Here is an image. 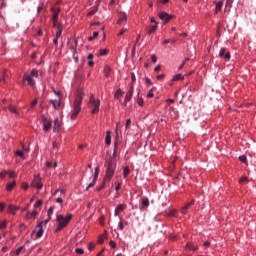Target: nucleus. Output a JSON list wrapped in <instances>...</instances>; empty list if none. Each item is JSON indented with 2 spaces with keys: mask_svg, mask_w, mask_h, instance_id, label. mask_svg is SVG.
Here are the masks:
<instances>
[{
  "mask_svg": "<svg viewBox=\"0 0 256 256\" xmlns=\"http://www.w3.org/2000/svg\"><path fill=\"white\" fill-rule=\"evenodd\" d=\"M104 167L106 168L105 177L102 184L97 188V191L105 189V184L109 183L111 179H113V175H115V170L117 169V161L110 158L105 162Z\"/></svg>",
  "mask_w": 256,
  "mask_h": 256,
  "instance_id": "obj_1",
  "label": "nucleus"
},
{
  "mask_svg": "<svg viewBox=\"0 0 256 256\" xmlns=\"http://www.w3.org/2000/svg\"><path fill=\"white\" fill-rule=\"evenodd\" d=\"M73 219V214H67L66 216L60 214L56 216L57 221V227L55 229V233H59L60 231H63L69 223H71V220Z\"/></svg>",
  "mask_w": 256,
  "mask_h": 256,
  "instance_id": "obj_2",
  "label": "nucleus"
},
{
  "mask_svg": "<svg viewBox=\"0 0 256 256\" xmlns=\"http://www.w3.org/2000/svg\"><path fill=\"white\" fill-rule=\"evenodd\" d=\"M43 73H39V70L32 69L30 73H25L22 77V83H27L30 87L35 86V79H39Z\"/></svg>",
  "mask_w": 256,
  "mask_h": 256,
  "instance_id": "obj_3",
  "label": "nucleus"
},
{
  "mask_svg": "<svg viewBox=\"0 0 256 256\" xmlns=\"http://www.w3.org/2000/svg\"><path fill=\"white\" fill-rule=\"evenodd\" d=\"M83 97H85V94L83 92H78L74 99L73 103V112L71 114V119H77V116L79 113H81V104L83 103Z\"/></svg>",
  "mask_w": 256,
  "mask_h": 256,
  "instance_id": "obj_4",
  "label": "nucleus"
},
{
  "mask_svg": "<svg viewBox=\"0 0 256 256\" xmlns=\"http://www.w3.org/2000/svg\"><path fill=\"white\" fill-rule=\"evenodd\" d=\"M101 106V101L99 99H95V95L91 94L88 102V107L91 110L92 115H97L99 113V107Z\"/></svg>",
  "mask_w": 256,
  "mask_h": 256,
  "instance_id": "obj_5",
  "label": "nucleus"
},
{
  "mask_svg": "<svg viewBox=\"0 0 256 256\" xmlns=\"http://www.w3.org/2000/svg\"><path fill=\"white\" fill-rule=\"evenodd\" d=\"M97 179H99V167L95 168L94 177L92 182L86 187V191H89L91 187H95V184L97 183Z\"/></svg>",
  "mask_w": 256,
  "mask_h": 256,
  "instance_id": "obj_6",
  "label": "nucleus"
},
{
  "mask_svg": "<svg viewBox=\"0 0 256 256\" xmlns=\"http://www.w3.org/2000/svg\"><path fill=\"white\" fill-rule=\"evenodd\" d=\"M158 17L161 21H164V23H169L171 19H173V15H169L167 12H159Z\"/></svg>",
  "mask_w": 256,
  "mask_h": 256,
  "instance_id": "obj_7",
  "label": "nucleus"
},
{
  "mask_svg": "<svg viewBox=\"0 0 256 256\" xmlns=\"http://www.w3.org/2000/svg\"><path fill=\"white\" fill-rule=\"evenodd\" d=\"M133 91H135V87L133 86V84L130 86L129 91L126 93L125 99H124V103L125 105H127V103H129V101H131L132 97H133Z\"/></svg>",
  "mask_w": 256,
  "mask_h": 256,
  "instance_id": "obj_8",
  "label": "nucleus"
},
{
  "mask_svg": "<svg viewBox=\"0 0 256 256\" xmlns=\"http://www.w3.org/2000/svg\"><path fill=\"white\" fill-rule=\"evenodd\" d=\"M42 122L44 131H50L52 127L51 120H48L47 117L42 116Z\"/></svg>",
  "mask_w": 256,
  "mask_h": 256,
  "instance_id": "obj_9",
  "label": "nucleus"
},
{
  "mask_svg": "<svg viewBox=\"0 0 256 256\" xmlns=\"http://www.w3.org/2000/svg\"><path fill=\"white\" fill-rule=\"evenodd\" d=\"M219 57L222 59H226V61H229L231 59V53L227 52L226 48H221L219 52Z\"/></svg>",
  "mask_w": 256,
  "mask_h": 256,
  "instance_id": "obj_10",
  "label": "nucleus"
},
{
  "mask_svg": "<svg viewBox=\"0 0 256 256\" xmlns=\"http://www.w3.org/2000/svg\"><path fill=\"white\" fill-rule=\"evenodd\" d=\"M32 185L36 187V189H43V183H41V176L37 175L32 182Z\"/></svg>",
  "mask_w": 256,
  "mask_h": 256,
  "instance_id": "obj_11",
  "label": "nucleus"
},
{
  "mask_svg": "<svg viewBox=\"0 0 256 256\" xmlns=\"http://www.w3.org/2000/svg\"><path fill=\"white\" fill-rule=\"evenodd\" d=\"M52 11H53V25L54 27H57V21L59 19V13H61V9L54 8Z\"/></svg>",
  "mask_w": 256,
  "mask_h": 256,
  "instance_id": "obj_12",
  "label": "nucleus"
},
{
  "mask_svg": "<svg viewBox=\"0 0 256 256\" xmlns=\"http://www.w3.org/2000/svg\"><path fill=\"white\" fill-rule=\"evenodd\" d=\"M127 21V14L120 12L118 15V25H123Z\"/></svg>",
  "mask_w": 256,
  "mask_h": 256,
  "instance_id": "obj_13",
  "label": "nucleus"
},
{
  "mask_svg": "<svg viewBox=\"0 0 256 256\" xmlns=\"http://www.w3.org/2000/svg\"><path fill=\"white\" fill-rule=\"evenodd\" d=\"M37 232H36V238L37 239H41V237H43V223H39L36 226Z\"/></svg>",
  "mask_w": 256,
  "mask_h": 256,
  "instance_id": "obj_14",
  "label": "nucleus"
},
{
  "mask_svg": "<svg viewBox=\"0 0 256 256\" xmlns=\"http://www.w3.org/2000/svg\"><path fill=\"white\" fill-rule=\"evenodd\" d=\"M125 209H127V205H125V204H119V205L116 207L115 212H114L115 217H118V216H119V213H121V211H125Z\"/></svg>",
  "mask_w": 256,
  "mask_h": 256,
  "instance_id": "obj_15",
  "label": "nucleus"
},
{
  "mask_svg": "<svg viewBox=\"0 0 256 256\" xmlns=\"http://www.w3.org/2000/svg\"><path fill=\"white\" fill-rule=\"evenodd\" d=\"M8 110L10 111V113L15 115L16 117H19V115H21V112L19 111V109H17V107H15L14 105H9Z\"/></svg>",
  "mask_w": 256,
  "mask_h": 256,
  "instance_id": "obj_16",
  "label": "nucleus"
},
{
  "mask_svg": "<svg viewBox=\"0 0 256 256\" xmlns=\"http://www.w3.org/2000/svg\"><path fill=\"white\" fill-rule=\"evenodd\" d=\"M194 203H195V200H192L191 202H189L185 206H183L180 210L182 215H186L187 211H189V208L191 207V205H194Z\"/></svg>",
  "mask_w": 256,
  "mask_h": 256,
  "instance_id": "obj_17",
  "label": "nucleus"
},
{
  "mask_svg": "<svg viewBox=\"0 0 256 256\" xmlns=\"http://www.w3.org/2000/svg\"><path fill=\"white\" fill-rule=\"evenodd\" d=\"M59 129H61V123L59 122V118H56L54 120V127H53L54 133H57Z\"/></svg>",
  "mask_w": 256,
  "mask_h": 256,
  "instance_id": "obj_18",
  "label": "nucleus"
},
{
  "mask_svg": "<svg viewBox=\"0 0 256 256\" xmlns=\"http://www.w3.org/2000/svg\"><path fill=\"white\" fill-rule=\"evenodd\" d=\"M50 103L53 105L54 109H59V107H61V98L58 100H50Z\"/></svg>",
  "mask_w": 256,
  "mask_h": 256,
  "instance_id": "obj_19",
  "label": "nucleus"
},
{
  "mask_svg": "<svg viewBox=\"0 0 256 256\" xmlns=\"http://www.w3.org/2000/svg\"><path fill=\"white\" fill-rule=\"evenodd\" d=\"M16 185H17V182L15 181L9 182L8 184H6V191H13Z\"/></svg>",
  "mask_w": 256,
  "mask_h": 256,
  "instance_id": "obj_20",
  "label": "nucleus"
},
{
  "mask_svg": "<svg viewBox=\"0 0 256 256\" xmlns=\"http://www.w3.org/2000/svg\"><path fill=\"white\" fill-rule=\"evenodd\" d=\"M147 207H149V198H143L142 204H141V209H147Z\"/></svg>",
  "mask_w": 256,
  "mask_h": 256,
  "instance_id": "obj_21",
  "label": "nucleus"
},
{
  "mask_svg": "<svg viewBox=\"0 0 256 256\" xmlns=\"http://www.w3.org/2000/svg\"><path fill=\"white\" fill-rule=\"evenodd\" d=\"M105 144L106 145H111V131L106 132Z\"/></svg>",
  "mask_w": 256,
  "mask_h": 256,
  "instance_id": "obj_22",
  "label": "nucleus"
},
{
  "mask_svg": "<svg viewBox=\"0 0 256 256\" xmlns=\"http://www.w3.org/2000/svg\"><path fill=\"white\" fill-rule=\"evenodd\" d=\"M223 9V0H220L218 3H216L215 13H219Z\"/></svg>",
  "mask_w": 256,
  "mask_h": 256,
  "instance_id": "obj_23",
  "label": "nucleus"
},
{
  "mask_svg": "<svg viewBox=\"0 0 256 256\" xmlns=\"http://www.w3.org/2000/svg\"><path fill=\"white\" fill-rule=\"evenodd\" d=\"M61 33H63V26L59 24L57 26L56 39H59V37H61Z\"/></svg>",
  "mask_w": 256,
  "mask_h": 256,
  "instance_id": "obj_24",
  "label": "nucleus"
},
{
  "mask_svg": "<svg viewBox=\"0 0 256 256\" xmlns=\"http://www.w3.org/2000/svg\"><path fill=\"white\" fill-rule=\"evenodd\" d=\"M157 24L151 26L149 29H148V35H153V33H155V31H157Z\"/></svg>",
  "mask_w": 256,
  "mask_h": 256,
  "instance_id": "obj_25",
  "label": "nucleus"
},
{
  "mask_svg": "<svg viewBox=\"0 0 256 256\" xmlns=\"http://www.w3.org/2000/svg\"><path fill=\"white\" fill-rule=\"evenodd\" d=\"M187 249H189L190 251H197V245L191 244V243H187L186 244Z\"/></svg>",
  "mask_w": 256,
  "mask_h": 256,
  "instance_id": "obj_26",
  "label": "nucleus"
},
{
  "mask_svg": "<svg viewBox=\"0 0 256 256\" xmlns=\"http://www.w3.org/2000/svg\"><path fill=\"white\" fill-rule=\"evenodd\" d=\"M115 99H121V97H123V91L121 89H118L116 92H115V95H114Z\"/></svg>",
  "mask_w": 256,
  "mask_h": 256,
  "instance_id": "obj_27",
  "label": "nucleus"
},
{
  "mask_svg": "<svg viewBox=\"0 0 256 256\" xmlns=\"http://www.w3.org/2000/svg\"><path fill=\"white\" fill-rule=\"evenodd\" d=\"M104 74H105V77H109L111 75V67L105 66Z\"/></svg>",
  "mask_w": 256,
  "mask_h": 256,
  "instance_id": "obj_28",
  "label": "nucleus"
},
{
  "mask_svg": "<svg viewBox=\"0 0 256 256\" xmlns=\"http://www.w3.org/2000/svg\"><path fill=\"white\" fill-rule=\"evenodd\" d=\"M185 77L181 74H177L173 77V81H183Z\"/></svg>",
  "mask_w": 256,
  "mask_h": 256,
  "instance_id": "obj_29",
  "label": "nucleus"
},
{
  "mask_svg": "<svg viewBox=\"0 0 256 256\" xmlns=\"http://www.w3.org/2000/svg\"><path fill=\"white\" fill-rule=\"evenodd\" d=\"M88 60L89 67H93V65H95V62H93V54L88 55Z\"/></svg>",
  "mask_w": 256,
  "mask_h": 256,
  "instance_id": "obj_30",
  "label": "nucleus"
},
{
  "mask_svg": "<svg viewBox=\"0 0 256 256\" xmlns=\"http://www.w3.org/2000/svg\"><path fill=\"white\" fill-rule=\"evenodd\" d=\"M246 183H249V179L247 177L244 176V177L240 178V180H239L240 185H245Z\"/></svg>",
  "mask_w": 256,
  "mask_h": 256,
  "instance_id": "obj_31",
  "label": "nucleus"
},
{
  "mask_svg": "<svg viewBox=\"0 0 256 256\" xmlns=\"http://www.w3.org/2000/svg\"><path fill=\"white\" fill-rule=\"evenodd\" d=\"M153 91H155V87L151 88L148 93H147V97L148 99H151L153 97H155V94H153Z\"/></svg>",
  "mask_w": 256,
  "mask_h": 256,
  "instance_id": "obj_32",
  "label": "nucleus"
},
{
  "mask_svg": "<svg viewBox=\"0 0 256 256\" xmlns=\"http://www.w3.org/2000/svg\"><path fill=\"white\" fill-rule=\"evenodd\" d=\"M129 173H130L129 167L126 166L123 170L124 179H127V176L129 175Z\"/></svg>",
  "mask_w": 256,
  "mask_h": 256,
  "instance_id": "obj_33",
  "label": "nucleus"
},
{
  "mask_svg": "<svg viewBox=\"0 0 256 256\" xmlns=\"http://www.w3.org/2000/svg\"><path fill=\"white\" fill-rule=\"evenodd\" d=\"M121 185H123V182L117 183V185L115 187L116 195H119V190L121 189Z\"/></svg>",
  "mask_w": 256,
  "mask_h": 256,
  "instance_id": "obj_34",
  "label": "nucleus"
},
{
  "mask_svg": "<svg viewBox=\"0 0 256 256\" xmlns=\"http://www.w3.org/2000/svg\"><path fill=\"white\" fill-rule=\"evenodd\" d=\"M7 77H9L7 72H3L2 78H0V81L2 80L4 83H7Z\"/></svg>",
  "mask_w": 256,
  "mask_h": 256,
  "instance_id": "obj_35",
  "label": "nucleus"
},
{
  "mask_svg": "<svg viewBox=\"0 0 256 256\" xmlns=\"http://www.w3.org/2000/svg\"><path fill=\"white\" fill-rule=\"evenodd\" d=\"M239 161H241V163H245V165H247V156H245V155L240 156Z\"/></svg>",
  "mask_w": 256,
  "mask_h": 256,
  "instance_id": "obj_36",
  "label": "nucleus"
},
{
  "mask_svg": "<svg viewBox=\"0 0 256 256\" xmlns=\"http://www.w3.org/2000/svg\"><path fill=\"white\" fill-rule=\"evenodd\" d=\"M75 253H77V255H83L85 251L83 250V248H76Z\"/></svg>",
  "mask_w": 256,
  "mask_h": 256,
  "instance_id": "obj_37",
  "label": "nucleus"
},
{
  "mask_svg": "<svg viewBox=\"0 0 256 256\" xmlns=\"http://www.w3.org/2000/svg\"><path fill=\"white\" fill-rule=\"evenodd\" d=\"M7 175H9L10 179H15L17 177V174L13 171L7 173Z\"/></svg>",
  "mask_w": 256,
  "mask_h": 256,
  "instance_id": "obj_38",
  "label": "nucleus"
},
{
  "mask_svg": "<svg viewBox=\"0 0 256 256\" xmlns=\"http://www.w3.org/2000/svg\"><path fill=\"white\" fill-rule=\"evenodd\" d=\"M16 155H18V157H21V159H25V154L21 150L16 151Z\"/></svg>",
  "mask_w": 256,
  "mask_h": 256,
  "instance_id": "obj_39",
  "label": "nucleus"
},
{
  "mask_svg": "<svg viewBox=\"0 0 256 256\" xmlns=\"http://www.w3.org/2000/svg\"><path fill=\"white\" fill-rule=\"evenodd\" d=\"M8 209H9L10 213H12V215H15V210H14V209H15V206H13V205L10 204V205L8 206Z\"/></svg>",
  "mask_w": 256,
  "mask_h": 256,
  "instance_id": "obj_40",
  "label": "nucleus"
},
{
  "mask_svg": "<svg viewBox=\"0 0 256 256\" xmlns=\"http://www.w3.org/2000/svg\"><path fill=\"white\" fill-rule=\"evenodd\" d=\"M95 37H99V32H93V36L88 38V41H93V39H95Z\"/></svg>",
  "mask_w": 256,
  "mask_h": 256,
  "instance_id": "obj_41",
  "label": "nucleus"
},
{
  "mask_svg": "<svg viewBox=\"0 0 256 256\" xmlns=\"http://www.w3.org/2000/svg\"><path fill=\"white\" fill-rule=\"evenodd\" d=\"M41 205H43V201L38 200V201L34 204V208L37 209V207H41Z\"/></svg>",
  "mask_w": 256,
  "mask_h": 256,
  "instance_id": "obj_42",
  "label": "nucleus"
},
{
  "mask_svg": "<svg viewBox=\"0 0 256 256\" xmlns=\"http://www.w3.org/2000/svg\"><path fill=\"white\" fill-rule=\"evenodd\" d=\"M127 31H128L127 28H123V29L118 33V36L125 35V33H127Z\"/></svg>",
  "mask_w": 256,
  "mask_h": 256,
  "instance_id": "obj_43",
  "label": "nucleus"
},
{
  "mask_svg": "<svg viewBox=\"0 0 256 256\" xmlns=\"http://www.w3.org/2000/svg\"><path fill=\"white\" fill-rule=\"evenodd\" d=\"M7 227V221H3L0 223V229H5Z\"/></svg>",
  "mask_w": 256,
  "mask_h": 256,
  "instance_id": "obj_44",
  "label": "nucleus"
},
{
  "mask_svg": "<svg viewBox=\"0 0 256 256\" xmlns=\"http://www.w3.org/2000/svg\"><path fill=\"white\" fill-rule=\"evenodd\" d=\"M107 53H109V50H107V49L100 50L101 56L107 55Z\"/></svg>",
  "mask_w": 256,
  "mask_h": 256,
  "instance_id": "obj_45",
  "label": "nucleus"
},
{
  "mask_svg": "<svg viewBox=\"0 0 256 256\" xmlns=\"http://www.w3.org/2000/svg\"><path fill=\"white\" fill-rule=\"evenodd\" d=\"M7 173H9V171L0 172V178L5 179V175H7Z\"/></svg>",
  "mask_w": 256,
  "mask_h": 256,
  "instance_id": "obj_46",
  "label": "nucleus"
},
{
  "mask_svg": "<svg viewBox=\"0 0 256 256\" xmlns=\"http://www.w3.org/2000/svg\"><path fill=\"white\" fill-rule=\"evenodd\" d=\"M137 103L140 107H143V103H144L143 98H138Z\"/></svg>",
  "mask_w": 256,
  "mask_h": 256,
  "instance_id": "obj_47",
  "label": "nucleus"
},
{
  "mask_svg": "<svg viewBox=\"0 0 256 256\" xmlns=\"http://www.w3.org/2000/svg\"><path fill=\"white\" fill-rule=\"evenodd\" d=\"M177 213V211H175V210H172V211H170L169 213H168V216L169 217H175V214Z\"/></svg>",
  "mask_w": 256,
  "mask_h": 256,
  "instance_id": "obj_48",
  "label": "nucleus"
},
{
  "mask_svg": "<svg viewBox=\"0 0 256 256\" xmlns=\"http://www.w3.org/2000/svg\"><path fill=\"white\" fill-rule=\"evenodd\" d=\"M88 249H89V251H93V249H95V244L90 243V244L88 245Z\"/></svg>",
  "mask_w": 256,
  "mask_h": 256,
  "instance_id": "obj_49",
  "label": "nucleus"
},
{
  "mask_svg": "<svg viewBox=\"0 0 256 256\" xmlns=\"http://www.w3.org/2000/svg\"><path fill=\"white\" fill-rule=\"evenodd\" d=\"M110 247H112V249H115V247H117V244L115 243V241L113 240L110 241Z\"/></svg>",
  "mask_w": 256,
  "mask_h": 256,
  "instance_id": "obj_50",
  "label": "nucleus"
},
{
  "mask_svg": "<svg viewBox=\"0 0 256 256\" xmlns=\"http://www.w3.org/2000/svg\"><path fill=\"white\" fill-rule=\"evenodd\" d=\"M151 59H152V63H157V56L155 54L151 56Z\"/></svg>",
  "mask_w": 256,
  "mask_h": 256,
  "instance_id": "obj_51",
  "label": "nucleus"
},
{
  "mask_svg": "<svg viewBox=\"0 0 256 256\" xmlns=\"http://www.w3.org/2000/svg\"><path fill=\"white\" fill-rule=\"evenodd\" d=\"M37 215H39V213L34 210L32 213H31V216L33 217V219H35L37 217Z\"/></svg>",
  "mask_w": 256,
  "mask_h": 256,
  "instance_id": "obj_52",
  "label": "nucleus"
},
{
  "mask_svg": "<svg viewBox=\"0 0 256 256\" xmlns=\"http://www.w3.org/2000/svg\"><path fill=\"white\" fill-rule=\"evenodd\" d=\"M22 251H23V246L19 247V248L16 250V255H20Z\"/></svg>",
  "mask_w": 256,
  "mask_h": 256,
  "instance_id": "obj_53",
  "label": "nucleus"
},
{
  "mask_svg": "<svg viewBox=\"0 0 256 256\" xmlns=\"http://www.w3.org/2000/svg\"><path fill=\"white\" fill-rule=\"evenodd\" d=\"M50 221H51V217H48V219H46L40 223H42V225H43V223H44V225H47Z\"/></svg>",
  "mask_w": 256,
  "mask_h": 256,
  "instance_id": "obj_54",
  "label": "nucleus"
},
{
  "mask_svg": "<svg viewBox=\"0 0 256 256\" xmlns=\"http://www.w3.org/2000/svg\"><path fill=\"white\" fill-rule=\"evenodd\" d=\"M131 79H132V83H135V81H137V78L135 77V73H131Z\"/></svg>",
  "mask_w": 256,
  "mask_h": 256,
  "instance_id": "obj_55",
  "label": "nucleus"
},
{
  "mask_svg": "<svg viewBox=\"0 0 256 256\" xmlns=\"http://www.w3.org/2000/svg\"><path fill=\"white\" fill-rule=\"evenodd\" d=\"M52 147H53V149H59V144H57V142L54 141L52 144Z\"/></svg>",
  "mask_w": 256,
  "mask_h": 256,
  "instance_id": "obj_56",
  "label": "nucleus"
},
{
  "mask_svg": "<svg viewBox=\"0 0 256 256\" xmlns=\"http://www.w3.org/2000/svg\"><path fill=\"white\" fill-rule=\"evenodd\" d=\"M139 39H141V34L137 35L136 41L134 43V45L137 47V43H139Z\"/></svg>",
  "mask_w": 256,
  "mask_h": 256,
  "instance_id": "obj_57",
  "label": "nucleus"
},
{
  "mask_svg": "<svg viewBox=\"0 0 256 256\" xmlns=\"http://www.w3.org/2000/svg\"><path fill=\"white\" fill-rule=\"evenodd\" d=\"M128 127H131V119H127V120H126V129H127Z\"/></svg>",
  "mask_w": 256,
  "mask_h": 256,
  "instance_id": "obj_58",
  "label": "nucleus"
},
{
  "mask_svg": "<svg viewBox=\"0 0 256 256\" xmlns=\"http://www.w3.org/2000/svg\"><path fill=\"white\" fill-rule=\"evenodd\" d=\"M22 189H24L25 191H27V189H29V185H27V183H23V184H22Z\"/></svg>",
  "mask_w": 256,
  "mask_h": 256,
  "instance_id": "obj_59",
  "label": "nucleus"
},
{
  "mask_svg": "<svg viewBox=\"0 0 256 256\" xmlns=\"http://www.w3.org/2000/svg\"><path fill=\"white\" fill-rule=\"evenodd\" d=\"M52 213H53V207H50L48 209V217H51Z\"/></svg>",
  "mask_w": 256,
  "mask_h": 256,
  "instance_id": "obj_60",
  "label": "nucleus"
},
{
  "mask_svg": "<svg viewBox=\"0 0 256 256\" xmlns=\"http://www.w3.org/2000/svg\"><path fill=\"white\" fill-rule=\"evenodd\" d=\"M97 13V10H92L88 13V16L91 17L92 15H95Z\"/></svg>",
  "mask_w": 256,
  "mask_h": 256,
  "instance_id": "obj_61",
  "label": "nucleus"
},
{
  "mask_svg": "<svg viewBox=\"0 0 256 256\" xmlns=\"http://www.w3.org/2000/svg\"><path fill=\"white\" fill-rule=\"evenodd\" d=\"M118 227H119L120 231H123V229H124L123 222L120 221L118 224Z\"/></svg>",
  "mask_w": 256,
  "mask_h": 256,
  "instance_id": "obj_62",
  "label": "nucleus"
},
{
  "mask_svg": "<svg viewBox=\"0 0 256 256\" xmlns=\"http://www.w3.org/2000/svg\"><path fill=\"white\" fill-rule=\"evenodd\" d=\"M204 247H211V242L209 241L204 242Z\"/></svg>",
  "mask_w": 256,
  "mask_h": 256,
  "instance_id": "obj_63",
  "label": "nucleus"
},
{
  "mask_svg": "<svg viewBox=\"0 0 256 256\" xmlns=\"http://www.w3.org/2000/svg\"><path fill=\"white\" fill-rule=\"evenodd\" d=\"M35 105H37V99H35V100H33V101L31 102V107H35Z\"/></svg>",
  "mask_w": 256,
  "mask_h": 256,
  "instance_id": "obj_64",
  "label": "nucleus"
}]
</instances>
